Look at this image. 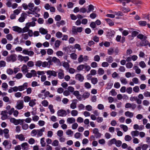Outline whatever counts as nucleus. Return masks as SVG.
I'll list each match as a JSON object with an SVG mask.
<instances>
[{
  "label": "nucleus",
  "mask_w": 150,
  "mask_h": 150,
  "mask_svg": "<svg viewBox=\"0 0 150 150\" xmlns=\"http://www.w3.org/2000/svg\"><path fill=\"white\" fill-rule=\"evenodd\" d=\"M8 87V85L6 83L4 82L2 83L1 87L4 88V90H6Z\"/></svg>",
  "instance_id": "nucleus-57"
},
{
  "label": "nucleus",
  "mask_w": 150,
  "mask_h": 150,
  "mask_svg": "<svg viewBox=\"0 0 150 150\" xmlns=\"http://www.w3.org/2000/svg\"><path fill=\"white\" fill-rule=\"evenodd\" d=\"M16 138L18 139L21 141H24L25 139V138L22 134L16 135Z\"/></svg>",
  "instance_id": "nucleus-21"
},
{
  "label": "nucleus",
  "mask_w": 150,
  "mask_h": 150,
  "mask_svg": "<svg viewBox=\"0 0 150 150\" xmlns=\"http://www.w3.org/2000/svg\"><path fill=\"white\" fill-rule=\"evenodd\" d=\"M61 41L59 40H57L55 41L54 45L55 48H58L61 45Z\"/></svg>",
  "instance_id": "nucleus-24"
},
{
  "label": "nucleus",
  "mask_w": 150,
  "mask_h": 150,
  "mask_svg": "<svg viewBox=\"0 0 150 150\" xmlns=\"http://www.w3.org/2000/svg\"><path fill=\"white\" fill-rule=\"evenodd\" d=\"M57 114L58 116L63 117L66 116L67 115V113L65 110L60 109L57 111Z\"/></svg>",
  "instance_id": "nucleus-6"
},
{
  "label": "nucleus",
  "mask_w": 150,
  "mask_h": 150,
  "mask_svg": "<svg viewBox=\"0 0 150 150\" xmlns=\"http://www.w3.org/2000/svg\"><path fill=\"white\" fill-rule=\"evenodd\" d=\"M34 6L35 5L32 2L29 3L28 5V9L30 11V9H33L34 7Z\"/></svg>",
  "instance_id": "nucleus-45"
},
{
  "label": "nucleus",
  "mask_w": 150,
  "mask_h": 150,
  "mask_svg": "<svg viewBox=\"0 0 150 150\" xmlns=\"http://www.w3.org/2000/svg\"><path fill=\"white\" fill-rule=\"evenodd\" d=\"M24 121V119L16 120L14 118H11L10 119V122L15 125H17L19 124L21 125Z\"/></svg>",
  "instance_id": "nucleus-3"
},
{
  "label": "nucleus",
  "mask_w": 150,
  "mask_h": 150,
  "mask_svg": "<svg viewBox=\"0 0 150 150\" xmlns=\"http://www.w3.org/2000/svg\"><path fill=\"white\" fill-rule=\"evenodd\" d=\"M67 122L68 123L72 124L75 122V119L73 117H69L67 119Z\"/></svg>",
  "instance_id": "nucleus-19"
},
{
  "label": "nucleus",
  "mask_w": 150,
  "mask_h": 150,
  "mask_svg": "<svg viewBox=\"0 0 150 150\" xmlns=\"http://www.w3.org/2000/svg\"><path fill=\"white\" fill-rule=\"evenodd\" d=\"M64 70L62 69H59L58 74V78L60 79H62L64 78Z\"/></svg>",
  "instance_id": "nucleus-11"
},
{
  "label": "nucleus",
  "mask_w": 150,
  "mask_h": 150,
  "mask_svg": "<svg viewBox=\"0 0 150 150\" xmlns=\"http://www.w3.org/2000/svg\"><path fill=\"white\" fill-rule=\"evenodd\" d=\"M66 133L68 135L72 136L73 134V132L71 129H68Z\"/></svg>",
  "instance_id": "nucleus-53"
},
{
  "label": "nucleus",
  "mask_w": 150,
  "mask_h": 150,
  "mask_svg": "<svg viewBox=\"0 0 150 150\" xmlns=\"http://www.w3.org/2000/svg\"><path fill=\"white\" fill-rule=\"evenodd\" d=\"M70 57L71 59L74 60H76L77 58V55L75 53H72L70 54Z\"/></svg>",
  "instance_id": "nucleus-43"
},
{
  "label": "nucleus",
  "mask_w": 150,
  "mask_h": 150,
  "mask_svg": "<svg viewBox=\"0 0 150 150\" xmlns=\"http://www.w3.org/2000/svg\"><path fill=\"white\" fill-rule=\"evenodd\" d=\"M47 74L50 76H52L54 77L57 76V72L53 70H48L47 71Z\"/></svg>",
  "instance_id": "nucleus-14"
},
{
  "label": "nucleus",
  "mask_w": 150,
  "mask_h": 150,
  "mask_svg": "<svg viewBox=\"0 0 150 150\" xmlns=\"http://www.w3.org/2000/svg\"><path fill=\"white\" fill-rule=\"evenodd\" d=\"M52 62H53L55 63L59 64L60 62L59 59L55 57H54L52 58Z\"/></svg>",
  "instance_id": "nucleus-30"
},
{
  "label": "nucleus",
  "mask_w": 150,
  "mask_h": 150,
  "mask_svg": "<svg viewBox=\"0 0 150 150\" xmlns=\"http://www.w3.org/2000/svg\"><path fill=\"white\" fill-rule=\"evenodd\" d=\"M24 102L23 100H18L15 107L18 110H21L23 107Z\"/></svg>",
  "instance_id": "nucleus-7"
},
{
  "label": "nucleus",
  "mask_w": 150,
  "mask_h": 150,
  "mask_svg": "<svg viewBox=\"0 0 150 150\" xmlns=\"http://www.w3.org/2000/svg\"><path fill=\"white\" fill-rule=\"evenodd\" d=\"M84 65L81 64L79 65L77 67V69L79 71L82 70L83 69H84Z\"/></svg>",
  "instance_id": "nucleus-64"
},
{
  "label": "nucleus",
  "mask_w": 150,
  "mask_h": 150,
  "mask_svg": "<svg viewBox=\"0 0 150 150\" xmlns=\"http://www.w3.org/2000/svg\"><path fill=\"white\" fill-rule=\"evenodd\" d=\"M132 136L133 138L135 137L138 136L139 134V132L137 130L132 131L131 133Z\"/></svg>",
  "instance_id": "nucleus-22"
},
{
  "label": "nucleus",
  "mask_w": 150,
  "mask_h": 150,
  "mask_svg": "<svg viewBox=\"0 0 150 150\" xmlns=\"http://www.w3.org/2000/svg\"><path fill=\"white\" fill-rule=\"evenodd\" d=\"M77 100L76 99H74L72 100V103L70 105V107L73 109H75L76 108V104Z\"/></svg>",
  "instance_id": "nucleus-12"
},
{
  "label": "nucleus",
  "mask_w": 150,
  "mask_h": 150,
  "mask_svg": "<svg viewBox=\"0 0 150 150\" xmlns=\"http://www.w3.org/2000/svg\"><path fill=\"white\" fill-rule=\"evenodd\" d=\"M105 20L107 22L110 26H112L114 25L113 22L109 18H105Z\"/></svg>",
  "instance_id": "nucleus-26"
},
{
  "label": "nucleus",
  "mask_w": 150,
  "mask_h": 150,
  "mask_svg": "<svg viewBox=\"0 0 150 150\" xmlns=\"http://www.w3.org/2000/svg\"><path fill=\"white\" fill-rule=\"evenodd\" d=\"M51 65L48 62L46 61L42 62V67H47L49 68Z\"/></svg>",
  "instance_id": "nucleus-23"
},
{
  "label": "nucleus",
  "mask_w": 150,
  "mask_h": 150,
  "mask_svg": "<svg viewBox=\"0 0 150 150\" xmlns=\"http://www.w3.org/2000/svg\"><path fill=\"white\" fill-rule=\"evenodd\" d=\"M36 100L35 99H33L30 101L29 103V105L31 107H33L36 104L35 102Z\"/></svg>",
  "instance_id": "nucleus-37"
},
{
  "label": "nucleus",
  "mask_w": 150,
  "mask_h": 150,
  "mask_svg": "<svg viewBox=\"0 0 150 150\" xmlns=\"http://www.w3.org/2000/svg\"><path fill=\"white\" fill-rule=\"evenodd\" d=\"M139 65L142 68H144L146 67V65L145 63L143 61H142L139 62Z\"/></svg>",
  "instance_id": "nucleus-50"
},
{
  "label": "nucleus",
  "mask_w": 150,
  "mask_h": 150,
  "mask_svg": "<svg viewBox=\"0 0 150 150\" xmlns=\"http://www.w3.org/2000/svg\"><path fill=\"white\" fill-rule=\"evenodd\" d=\"M40 142L42 147L45 146L46 143L45 141V138L44 137L42 138L41 139Z\"/></svg>",
  "instance_id": "nucleus-48"
},
{
  "label": "nucleus",
  "mask_w": 150,
  "mask_h": 150,
  "mask_svg": "<svg viewBox=\"0 0 150 150\" xmlns=\"http://www.w3.org/2000/svg\"><path fill=\"white\" fill-rule=\"evenodd\" d=\"M78 114V111L75 110H74L71 111V114L72 116L75 117Z\"/></svg>",
  "instance_id": "nucleus-34"
},
{
  "label": "nucleus",
  "mask_w": 150,
  "mask_h": 150,
  "mask_svg": "<svg viewBox=\"0 0 150 150\" xmlns=\"http://www.w3.org/2000/svg\"><path fill=\"white\" fill-rule=\"evenodd\" d=\"M59 142L57 140L55 139L54 140L52 143V145L54 147L58 146Z\"/></svg>",
  "instance_id": "nucleus-32"
},
{
  "label": "nucleus",
  "mask_w": 150,
  "mask_h": 150,
  "mask_svg": "<svg viewBox=\"0 0 150 150\" xmlns=\"http://www.w3.org/2000/svg\"><path fill=\"white\" fill-rule=\"evenodd\" d=\"M133 64L131 62H128L126 64V67L128 69H130L133 67Z\"/></svg>",
  "instance_id": "nucleus-51"
},
{
  "label": "nucleus",
  "mask_w": 150,
  "mask_h": 150,
  "mask_svg": "<svg viewBox=\"0 0 150 150\" xmlns=\"http://www.w3.org/2000/svg\"><path fill=\"white\" fill-rule=\"evenodd\" d=\"M125 115L127 117L132 118L134 115L133 113L129 111L126 112L125 113Z\"/></svg>",
  "instance_id": "nucleus-18"
},
{
  "label": "nucleus",
  "mask_w": 150,
  "mask_h": 150,
  "mask_svg": "<svg viewBox=\"0 0 150 150\" xmlns=\"http://www.w3.org/2000/svg\"><path fill=\"white\" fill-rule=\"evenodd\" d=\"M34 66V63L32 61H30L27 63V66L29 67H31Z\"/></svg>",
  "instance_id": "nucleus-56"
},
{
  "label": "nucleus",
  "mask_w": 150,
  "mask_h": 150,
  "mask_svg": "<svg viewBox=\"0 0 150 150\" xmlns=\"http://www.w3.org/2000/svg\"><path fill=\"white\" fill-rule=\"evenodd\" d=\"M26 25L29 28L30 27L35 26V23L34 21H32L27 23Z\"/></svg>",
  "instance_id": "nucleus-31"
},
{
  "label": "nucleus",
  "mask_w": 150,
  "mask_h": 150,
  "mask_svg": "<svg viewBox=\"0 0 150 150\" xmlns=\"http://www.w3.org/2000/svg\"><path fill=\"white\" fill-rule=\"evenodd\" d=\"M30 10V11L33 12V14L35 17H38L40 16V14L38 13L40 11L41 7L39 6H35L33 9H31Z\"/></svg>",
  "instance_id": "nucleus-2"
},
{
  "label": "nucleus",
  "mask_w": 150,
  "mask_h": 150,
  "mask_svg": "<svg viewBox=\"0 0 150 150\" xmlns=\"http://www.w3.org/2000/svg\"><path fill=\"white\" fill-rule=\"evenodd\" d=\"M98 74L100 75H102L104 73V70L102 68H99L97 71Z\"/></svg>",
  "instance_id": "nucleus-33"
},
{
  "label": "nucleus",
  "mask_w": 150,
  "mask_h": 150,
  "mask_svg": "<svg viewBox=\"0 0 150 150\" xmlns=\"http://www.w3.org/2000/svg\"><path fill=\"white\" fill-rule=\"evenodd\" d=\"M45 128L44 127L40 129H33L31 132V135L32 137H39L42 135L43 132L45 131Z\"/></svg>",
  "instance_id": "nucleus-1"
},
{
  "label": "nucleus",
  "mask_w": 150,
  "mask_h": 150,
  "mask_svg": "<svg viewBox=\"0 0 150 150\" xmlns=\"http://www.w3.org/2000/svg\"><path fill=\"white\" fill-rule=\"evenodd\" d=\"M132 139L131 137L128 135H126L125 136V139L126 141L129 142Z\"/></svg>",
  "instance_id": "nucleus-49"
},
{
  "label": "nucleus",
  "mask_w": 150,
  "mask_h": 150,
  "mask_svg": "<svg viewBox=\"0 0 150 150\" xmlns=\"http://www.w3.org/2000/svg\"><path fill=\"white\" fill-rule=\"evenodd\" d=\"M78 126V125L76 122H74L72 125L71 128L73 129H77Z\"/></svg>",
  "instance_id": "nucleus-59"
},
{
  "label": "nucleus",
  "mask_w": 150,
  "mask_h": 150,
  "mask_svg": "<svg viewBox=\"0 0 150 150\" xmlns=\"http://www.w3.org/2000/svg\"><path fill=\"white\" fill-rule=\"evenodd\" d=\"M23 76V74L21 73H19L16 75L15 78L18 79H20L22 78Z\"/></svg>",
  "instance_id": "nucleus-39"
},
{
  "label": "nucleus",
  "mask_w": 150,
  "mask_h": 150,
  "mask_svg": "<svg viewBox=\"0 0 150 150\" xmlns=\"http://www.w3.org/2000/svg\"><path fill=\"white\" fill-rule=\"evenodd\" d=\"M21 70L23 73H25L28 71L27 66L25 64L23 65L21 68Z\"/></svg>",
  "instance_id": "nucleus-20"
},
{
  "label": "nucleus",
  "mask_w": 150,
  "mask_h": 150,
  "mask_svg": "<svg viewBox=\"0 0 150 150\" xmlns=\"http://www.w3.org/2000/svg\"><path fill=\"white\" fill-rule=\"evenodd\" d=\"M133 69L135 70V72L137 74H139L141 72V70L137 66H134Z\"/></svg>",
  "instance_id": "nucleus-38"
},
{
  "label": "nucleus",
  "mask_w": 150,
  "mask_h": 150,
  "mask_svg": "<svg viewBox=\"0 0 150 150\" xmlns=\"http://www.w3.org/2000/svg\"><path fill=\"white\" fill-rule=\"evenodd\" d=\"M29 30V28L27 25H26L22 29V32L24 33L27 32Z\"/></svg>",
  "instance_id": "nucleus-58"
},
{
  "label": "nucleus",
  "mask_w": 150,
  "mask_h": 150,
  "mask_svg": "<svg viewBox=\"0 0 150 150\" xmlns=\"http://www.w3.org/2000/svg\"><path fill=\"white\" fill-rule=\"evenodd\" d=\"M39 31L40 33L43 35L47 34L48 33V31L46 29L42 28H40Z\"/></svg>",
  "instance_id": "nucleus-25"
},
{
  "label": "nucleus",
  "mask_w": 150,
  "mask_h": 150,
  "mask_svg": "<svg viewBox=\"0 0 150 150\" xmlns=\"http://www.w3.org/2000/svg\"><path fill=\"white\" fill-rule=\"evenodd\" d=\"M94 10V6L91 4H90L88 6L87 13H89L90 11H92Z\"/></svg>",
  "instance_id": "nucleus-42"
},
{
  "label": "nucleus",
  "mask_w": 150,
  "mask_h": 150,
  "mask_svg": "<svg viewBox=\"0 0 150 150\" xmlns=\"http://www.w3.org/2000/svg\"><path fill=\"white\" fill-rule=\"evenodd\" d=\"M12 29L13 31L17 32L19 33L22 32V28L17 26L12 27Z\"/></svg>",
  "instance_id": "nucleus-10"
},
{
  "label": "nucleus",
  "mask_w": 150,
  "mask_h": 150,
  "mask_svg": "<svg viewBox=\"0 0 150 150\" xmlns=\"http://www.w3.org/2000/svg\"><path fill=\"white\" fill-rule=\"evenodd\" d=\"M139 24L141 26H145L147 23L145 21H140L138 22Z\"/></svg>",
  "instance_id": "nucleus-52"
},
{
  "label": "nucleus",
  "mask_w": 150,
  "mask_h": 150,
  "mask_svg": "<svg viewBox=\"0 0 150 150\" xmlns=\"http://www.w3.org/2000/svg\"><path fill=\"white\" fill-rule=\"evenodd\" d=\"M53 106L52 105H49L48 107V108L50 109V112L52 113H54L55 112L54 110L53 109Z\"/></svg>",
  "instance_id": "nucleus-60"
},
{
  "label": "nucleus",
  "mask_w": 150,
  "mask_h": 150,
  "mask_svg": "<svg viewBox=\"0 0 150 150\" xmlns=\"http://www.w3.org/2000/svg\"><path fill=\"white\" fill-rule=\"evenodd\" d=\"M76 79L80 82H82L84 79L83 76L80 74H77L75 76Z\"/></svg>",
  "instance_id": "nucleus-13"
},
{
  "label": "nucleus",
  "mask_w": 150,
  "mask_h": 150,
  "mask_svg": "<svg viewBox=\"0 0 150 150\" xmlns=\"http://www.w3.org/2000/svg\"><path fill=\"white\" fill-rule=\"evenodd\" d=\"M6 37L7 39L9 41H12L13 39V37L12 35L10 33L7 34Z\"/></svg>",
  "instance_id": "nucleus-28"
},
{
  "label": "nucleus",
  "mask_w": 150,
  "mask_h": 150,
  "mask_svg": "<svg viewBox=\"0 0 150 150\" xmlns=\"http://www.w3.org/2000/svg\"><path fill=\"white\" fill-rule=\"evenodd\" d=\"M120 127L122 129L124 132H126L128 130L127 126L124 125H120Z\"/></svg>",
  "instance_id": "nucleus-27"
},
{
  "label": "nucleus",
  "mask_w": 150,
  "mask_h": 150,
  "mask_svg": "<svg viewBox=\"0 0 150 150\" xmlns=\"http://www.w3.org/2000/svg\"><path fill=\"white\" fill-rule=\"evenodd\" d=\"M1 115V118L3 120H4L8 118L7 112L6 110L2 111Z\"/></svg>",
  "instance_id": "nucleus-9"
},
{
  "label": "nucleus",
  "mask_w": 150,
  "mask_h": 150,
  "mask_svg": "<svg viewBox=\"0 0 150 150\" xmlns=\"http://www.w3.org/2000/svg\"><path fill=\"white\" fill-rule=\"evenodd\" d=\"M78 61L80 63L84 61L83 56L81 54L79 56L78 59Z\"/></svg>",
  "instance_id": "nucleus-40"
},
{
  "label": "nucleus",
  "mask_w": 150,
  "mask_h": 150,
  "mask_svg": "<svg viewBox=\"0 0 150 150\" xmlns=\"http://www.w3.org/2000/svg\"><path fill=\"white\" fill-rule=\"evenodd\" d=\"M18 60L21 62L24 61L25 62H27L29 59V57L28 56H23L21 55H18Z\"/></svg>",
  "instance_id": "nucleus-5"
},
{
  "label": "nucleus",
  "mask_w": 150,
  "mask_h": 150,
  "mask_svg": "<svg viewBox=\"0 0 150 150\" xmlns=\"http://www.w3.org/2000/svg\"><path fill=\"white\" fill-rule=\"evenodd\" d=\"M6 72L7 74L9 75H11L13 74V71L12 69L11 68L8 69L6 71Z\"/></svg>",
  "instance_id": "nucleus-41"
},
{
  "label": "nucleus",
  "mask_w": 150,
  "mask_h": 150,
  "mask_svg": "<svg viewBox=\"0 0 150 150\" xmlns=\"http://www.w3.org/2000/svg\"><path fill=\"white\" fill-rule=\"evenodd\" d=\"M21 146L23 150H28L29 149V145L26 142L22 143Z\"/></svg>",
  "instance_id": "nucleus-15"
},
{
  "label": "nucleus",
  "mask_w": 150,
  "mask_h": 150,
  "mask_svg": "<svg viewBox=\"0 0 150 150\" xmlns=\"http://www.w3.org/2000/svg\"><path fill=\"white\" fill-rule=\"evenodd\" d=\"M22 53L25 55H28L30 57H33L34 55V52L32 51H29L28 49H24L22 51Z\"/></svg>",
  "instance_id": "nucleus-8"
},
{
  "label": "nucleus",
  "mask_w": 150,
  "mask_h": 150,
  "mask_svg": "<svg viewBox=\"0 0 150 150\" xmlns=\"http://www.w3.org/2000/svg\"><path fill=\"white\" fill-rule=\"evenodd\" d=\"M92 83L94 84H96L98 82V80L96 78L93 77L91 79Z\"/></svg>",
  "instance_id": "nucleus-36"
},
{
  "label": "nucleus",
  "mask_w": 150,
  "mask_h": 150,
  "mask_svg": "<svg viewBox=\"0 0 150 150\" xmlns=\"http://www.w3.org/2000/svg\"><path fill=\"white\" fill-rule=\"evenodd\" d=\"M106 61L108 62L111 63L113 61V59L112 57L109 56L106 59Z\"/></svg>",
  "instance_id": "nucleus-46"
},
{
  "label": "nucleus",
  "mask_w": 150,
  "mask_h": 150,
  "mask_svg": "<svg viewBox=\"0 0 150 150\" xmlns=\"http://www.w3.org/2000/svg\"><path fill=\"white\" fill-rule=\"evenodd\" d=\"M17 59V55L15 54H11L10 56H8L6 59L7 62H14L16 61Z\"/></svg>",
  "instance_id": "nucleus-4"
},
{
  "label": "nucleus",
  "mask_w": 150,
  "mask_h": 150,
  "mask_svg": "<svg viewBox=\"0 0 150 150\" xmlns=\"http://www.w3.org/2000/svg\"><path fill=\"white\" fill-rule=\"evenodd\" d=\"M9 130L7 128H5L3 130V132L4 133V136L6 139H8L9 137L10 136L8 134Z\"/></svg>",
  "instance_id": "nucleus-16"
},
{
  "label": "nucleus",
  "mask_w": 150,
  "mask_h": 150,
  "mask_svg": "<svg viewBox=\"0 0 150 150\" xmlns=\"http://www.w3.org/2000/svg\"><path fill=\"white\" fill-rule=\"evenodd\" d=\"M26 15L27 14L25 13H22L21 15V17L18 19L19 21L20 22H23L25 21Z\"/></svg>",
  "instance_id": "nucleus-17"
},
{
  "label": "nucleus",
  "mask_w": 150,
  "mask_h": 150,
  "mask_svg": "<svg viewBox=\"0 0 150 150\" xmlns=\"http://www.w3.org/2000/svg\"><path fill=\"white\" fill-rule=\"evenodd\" d=\"M35 65L38 67H40L41 66L42 67V62L40 60L37 61L35 64Z\"/></svg>",
  "instance_id": "nucleus-47"
},
{
  "label": "nucleus",
  "mask_w": 150,
  "mask_h": 150,
  "mask_svg": "<svg viewBox=\"0 0 150 150\" xmlns=\"http://www.w3.org/2000/svg\"><path fill=\"white\" fill-rule=\"evenodd\" d=\"M90 93L88 92H85L82 95V97L84 98V99L88 98L90 96Z\"/></svg>",
  "instance_id": "nucleus-35"
},
{
  "label": "nucleus",
  "mask_w": 150,
  "mask_h": 150,
  "mask_svg": "<svg viewBox=\"0 0 150 150\" xmlns=\"http://www.w3.org/2000/svg\"><path fill=\"white\" fill-rule=\"evenodd\" d=\"M62 33L59 31L57 32L56 34V37L58 38H61L62 37Z\"/></svg>",
  "instance_id": "nucleus-44"
},
{
  "label": "nucleus",
  "mask_w": 150,
  "mask_h": 150,
  "mask_svg": "<svg viewBox=\"0 0 150 150\" xmlns=\"http://www.w3.org/2000/svg\"><path fill=\"white\" fill-rule=\"evenodd\" d=\"M63 134V132L62 130H59L57 132V135L59 137H61L62 136Z\"/></svg>",
  "instance_id": "nucleus-61"
},
{
  "label": "nucleus",
  "mask_w": 150,
  "mask_h": 150,
  "mask_svg": "<svg viewBox=\"0 0 150 150\" xmlns=\"http://www.w3.org/2000/svg\"><path fill=\"white\" fill-rule=\"evenodd\" d=\"M93 59L95 61L98 62L100 60V58L99 56L96 55L94 56Z\"/></svg>",
  "instance_id": "nucleus-63"
},
{
  "label": "nucleus",
  "mask_w": 150,
  "mask_h": 150,
  "mask_svg": "<svg viewBox=\"0 0 150 150\" xmlns=\"http://www.w3.org/2000/svg\"><path fill=\"white\" fill-rule=\"evenodd\" d=\"M148 44V41L146 39H144L142 40L140 43V45L142 46H145Z\"/></svg>",
  "instance_id": "nucleus-29"
},
{
  "label": "nucleus",
  "mask_w": 150,
  "mask_h": 150,
  "mask_svg": "<svg viewBox=\"0 0 150 150\" xmlns=\"http://www.w3.org/2000/svg\"><path fill=\"white\" fill-rule=\"evenodd\" d=\"M120 81L121 83L124 84H126L127 83L126 79L124 78H121L120 79Z\"/></svg>",
  "instance_id": "nucleus-55"
},
{
  "label": "nucleus",
  "mask_w": 150,
  "mask_h": 150,
  "mask_svg": "<svg viewBox=\"0 0 150 150\" xmlns=\"http://www.w3.org/2000/svg\"><path fill=\"white\" fill-rule=\"evenodd\" d=\"M114 52V49L112 48H110L108 50V54L109 55H112Z\"/></svg>",
  "instance_id": "nucleus-54"
},
{
  "label": "nucleus",
  "mask_w": 150,
  "mask_h": 150,
  "mask_svg": "<svg viewBox=\"0 0 150 150\" xmlns=\"http://www.w3.org/2000/svg\"><path fill=\"white\" fill-rule=\"evenodd\" d=\"M85 108L84 105L81 103L78 106V109L79 110L84 109Z\"/></svg>",
  "instance_id": "nucleus-62"
}]
</instances>
